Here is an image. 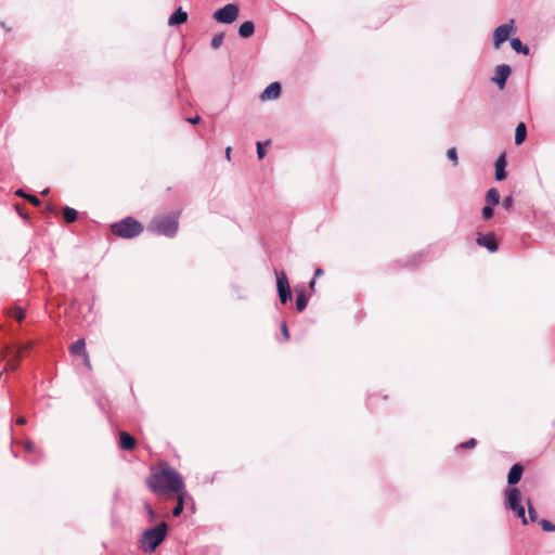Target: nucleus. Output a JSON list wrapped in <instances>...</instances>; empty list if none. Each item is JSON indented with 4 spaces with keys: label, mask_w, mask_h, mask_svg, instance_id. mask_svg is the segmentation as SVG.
Returning <instances> with one entry per match:
<instances>
[{
    "label": "nucleus",
    "mask_w": 555,
    "mask_h": 555,
    "mask_svg": "<svg viewBox=\"0 0 555 555\" xmlns=\"http://www.w3.org/2000/svg\"><path fill=\"white\" fill-rule=\"evenodd\" d=\"M309 286L313 289L314 286H315V279H313L310 283H309Z\"/></svg>",
    "instance_id": "nucleus-42"
},
{
    "label": "nucleus",
    "mask_w": 555,
    "mask_h": 555,
    "mask_svg": "<svg viewBox=\"0 0 555 555\" xmlns=\"http://www.w3.org/2000/svg\"><path fill=\"white\" fill-rule=\"evenodd\" d=\"M42 194L47 195L48 194V190L42 191Z\"/></svg>",
    "instance_id": "nucleus-43"
},
{
    "label": "nucleus",
    "mask_w": 555,
    "mask_h": 555,
    "mask_svg": "<svg viewBox=\"0 0 555 555\" xmlns=\"http://www.w3.org/2000/svg\"><path fill=\"white\" fill-rule=\"evenodd\" d=\"M282 333H283V335H284V337H285L286 339H288V338H289L288 328H287V326H286V324H285V323H284V324H282Z\"/></svg>",
    "instance_id": "nucleus-34"
},
{
    "label": "nucleus",
    "mask_w": 555,
    "mask_h": 555,
    "mask_svg": "<svg viewBox=\"0 0 555 555\" xmlns=\"http://www.w3.org/2000/svg\"><path fill=\"white\" fill-rule=\"evenodd\" d=\"M521 493L517 488H511L506 492V502L508 508L514 511L518 518L521 519L524 525L528 524V519L526 518L525 508L521 505Z\"/></svg>",
    "instance_id": "nucleus-5"
},
{
    "label": "nucleus",
    "mask_w": 555,
    "mask_h": 555,
    "mask_svg": "<svg viewBox=\"0 0 555 555\" xmlns=\"http://www.w3.org/2000/svg\"><path fill=\"white\" fill-rule=\"evenodd\" d=\"M231 152H232L231 146H228L225 149V157H227L228 160H230V158H231Z\"/></svg>",
    "instance_id": "nucleus-36"
},
{
    "label": "nucleus",
    "mask_w": 555,
    "mask_h": 555,
    "mask_svg": "<svg viewBox=\"0 0 555 555\" xmlns=\"http://www.w3.org/2000/svg\"><path fill=\"white\" fill-rule=\"evenodd\" d=\"M83 358H85V364L87 366H90V359H89V356L87 353H83Z\"/></svg>",
    "instance_id": "nucleus-38"
},
{
    "label": "nucleus",
    "mask_w": 555,
    "mask_h": 555,
    "mask_svg": "<svg viewBox=\"0 0 555 555\" xmlns=\"http://www.w3.org/2000/svg\"><path fill=\"white\" fill-rule=\"evenodd\" d=\"M515 31L514 21L511 20L508 23L498 27L493 35V46L499 49L500 46L505 42L508 37Z\"/></svg>",
    "instance_id": "nucleus-8"
},
{
    "label": "nucleus",
    "mask_w": 555,
    "mask_h": 555,
    "mask_svg": "<svg viewBox=\"0 0 555 555\" xmlns=\"http://www.w3.org/2000/svg\"><path fill=\"white\" fill-rule=\"evenodd\" d=\"M142 224L132 218H126L112 225V231L125 238L137 236L142 231Z\"/></svg>",
    "instance_id": "nucleus-3"
},
{
    "label": "nucleus",
    "mask_w": 555,
    "mask_h": 555,
    "mask_svg": "<svg viewBox=\"0 0 555 555\" xmlns=\"http://www.w3.org/2000/svg\"><path fill=\"white\" fill-rule=\"evenodd\" d=\"M475 446H476V440L474 438L462 444L463 448H473Z\"/></svg>",
    "instance_id": "nucleus-33"
},
{
    "label": "nucleus",
    "mask_w": 555,
    "mask_h": 555,
    "mask_svg": "<svg viewBox=\"0 0 555 555\" xmlns=\"http://www.w3.org/2000/svg\"><path fill=\"white\" fill-rule=\"evenodd\" d=\"M308 304V297L306 296L305 289L297 292L296 307L298 311H302Z\"/></svg>",
    "instance_id": "nucleus-18"
},
{
    "label": "nucleus",
    "mask_w": 555,
    "mask_h": 555,
    "mask_svg": "<svg viewBox=\"0 0 555 555\" xmlns=\"http://www.w3.org/2000/svg\"><path fill=\"white\" fill-rule=\"evenodd\" d=\"M16 195L25 197V198L27 196L22 190L16 191Z\"/></svg>",
    "instance_id": "nucleus-41"
},
{
    "label": "nucleus",
    "mask_w": 555,
    "mask_h": 555,
    "mask_svg": "<svg viewBox=\"0 0 555 555\" xmlns=\"http://www.w3.org/2000/svg\"><path fill=\"white\" fill-rule=\"evenodd\" d=\"M16 423L20 424V425H24L26 423V420H25V417H18L16 420Z\"/></svg>",
    "instance_id": "nucleus-40"
},
{
    "label": "nucleus",
    "mask_w": 555,
    "mask_h": 555,
    "mask_svg": "<svg viewBox=\"0 0 555 555\" xmlns=\"http://www.w3.org/2000/svg\"><path fill=\"white\" fill-rule=\"evenodd\" d=\"M528 514H529V518L531 521H535L537 520V514L531 505L530 502H528Z\"/></svg>",
    "instance_id": "nucleus-27"
},
{
    "label": "nucleus",
    "mask_w": 555,
    "mask_h": 555,
    "mask_svg": "<svg viewBox=\"0 0 555 555\" xmlns=\"http://www.w3.org/2000/svg\"><path fill=\"white\" fill-rule=\"evenodd\" d=\"M86 348V344L83 339H78L70 346V352L74 354H83Z\"/></svg>",
    "instance_id": "nucleus-20"
},
{
    "label": "nucleus",
    "mask_w": 555,
    "mask_h": 555,
    "mask_svg": "<svg viewBox=\"0 0 555 555\" xmlns=\"http://www.w3.org/2000/svg\"><path fill=\"white\" fill-rule=\"evenodd\" d=\"M477 243L480 246L486 247L488 250H490L492 253L498 249V244H496L495 238H494V236L492 234L480 235L477 238Z\"/></svg>",
    "instance_id": "nucleus-11"
},
{
    "label": "nucleus",
    "mask_w": 555,
    "mask_h": 555,
    "mask_svg": "<svg viewBox=\"0 0 555 555\" xmlns=\"http://www.w3.org/2000/svg\"><path fill=\"white\" fill-rule=\"evenodd\" d=\"M511 46H512L513 50H515L516 52L524 53V54H527L529 52L528 48L525 47L522 44V42L520 41V39H518V38H512Z\"/></svg>",
    "instance_id": "nucleus-21"
},
{
    "label": "nucleus",
    "mask_w": 555,
    "mask_h": 555,
    "mask_svg": "<svg viewBox=\"0 0 555 555\" xmlns=\"http://www.w3.org/2000/svg\"><path fill=\"white\" fill-rule=\"evenodd\" d=\"M26 198L36 206L40 204V201L36 196L27 195Z\"/></svg>",
    "instance_id": "nucleus-32"
},
{
    "label": "nucleus",
    "mask_w": 555,
    "mask_h": 555,
    "mask_svg": "<svg viewBox=\"0 0 555 555\" xmlns=\"http://www.w3.org/2000/svg\"><path fill=\"white\" fill-rule=\"evenodd\" d=\"M168 527L166 522H160L156 527L146 529L141 537L140 546L144 552L152 553L162 544L167 535Z\"/></svg>",
    "instance_id": "nucleus-2"
},
{
    "label": "nucleus",
    "mask_w": 555,
    "mask_h": 555,
    "mask_svg": "<svg viewBox=\"0 0 555 555\" xmlns=\"http://www.w3.org/2000/svg\"><path fill=\"white\" fill-rule=\"evenodd\" d=\"M151 229L166 236H173L178 230V217L176 215L157 218L152 222Z\"/></svg>",
    "instance_id": "nucleus-4"
},
{
    "label": "nucleus",
    "mask_w": 555,
    "mask_h": 555,
    "mask_svg": "<svg viewBox=\"0 0 555 555\" xmlns=\"http://www.w3.org/2000/svg\"><path fill=\"white\" fill-rule=\"evenodd\" d=\"M119 438H120V448L121 449L132 450L134 448V446H135L134 439L126 431H121L119 434Z\"/></svg>",
    "instance_id": "nucleus-15"
},
{
    "label": "nucleus",
    "mask_w": 555,
    "mask_h": 555,
    "mask_svg": "<svg viewBox=\"0 0 555 555\" xmlns=\"http://www.w3.org/2000/svg\"><path fill=\"white\" fill-rule=\"evenodd\" d=\"M223 35L222 34H218V35H215L211 39V48L212 49H218L221 47V44L223 43Z\"/></svg>",
    "instance_id": "nucleus-24"
},
{
    "label": "nucleus",
    "mask_w": 555,
    "mask_h": 555,
    "mask_svg": "<svg viewBox=\"0 0 555 555\" xmlns=\"http://www.w3.org/2000/svg\"><path fill=\"white\" fill-rule=\"evenodd\" d=\"M513 202H514V201H513V197H512V196H507V197H505V198L503 199V207H504L505 209H509V208L512 207V205H513Z\"/></svg>",
    "instance_id": "nucleus-29"
},
{
    "label": "nucleus",
    "mask_w": 555,
    "mask_h": 555,
    "mask_svg": "<svg viewBox=\"0 0 555 555\" xmlns=\"http://www.w3.org/2000/svg\"><path fill=\"white\" fill-rule=\"evenodd\" d=\"M322 274H323L322 269H317L314 272V279L321 276Z\"/></svg>",
    "instance_id": "nucleus-39"
},
{
    "label": "nucleus",
    "mask_w": 555,
    "mask_h": 555,
    "mask_svg": "<svg viewBox=\"0 0 555 555\" xmlns=\"http://www.w3.org/2000/svg\"><path fill=\"white\" fill-rule=\"evenodd\" d=\"M526 134H527V131H526L525 124H522V122L518 124L516 127V130H515V143L521 144L526 139Z\"/></svg>",
    "instance_id": "nucleus-17"
},
{
    "label": "nucleus",
    "mask_w": 555,
    "mask_h": 555,
    "mask_svg": "<svg viewBox=\"0 0 555 555\" xmlns=\"http://www.w3.org/2000/svg\"><path fill=\"white\" fill-rule=\"evenodd\" d=\"M10 365H11V369H15V365H16V364H15V363H12V364H10Z\"/></svg>",
    "instance_id": "nucleus-44"
},
{
    "label": "nucleus",
    "mask_w": 555,
    "mask_h": 555,
    "mask_svg": "<svg viewBox=\"0 0 555 555\" xmlns=\"http://www.w3.org/2000/svg\"><path fill=\"white\" fill-rule=\"evenodd\" d=\"M488 205L495 206L500 202V194L495 189H490L486 197Z\"/></svg>",
    "instance_id": "nucleus-19"
},
{
    "label": "nucleus",
    "mask_w": 555,
    "mask_h": 555,
    "mask_svg": "<svg viewBox=\"0 0 555 555\" xmlns=\"http://www.w3.org/2000/svg\"><path fill=\"white\" fill-rule=\"evenodd\" d=\"M188 20V13L182 10V8H179L168 20L169 26H176L181 25L185 23Z\"/></svg>",
    "instance_id": "nucleus-12"
},
{
    "label": "nucleus",
    "mask_w": 555,
    "mask_h": 555,
    "mask_svg": "<svg viewBox=\"0 0 555 555\" xmlns=\"http://www.w3.org/2000/svg\"><path fill=\"white\" fill-rule=\"evenodd\" d=\"M178 493H179L178 502H177L176 507L172 511L173 516H179L182 513V511H183V500H184L185 493L183 492V490L181 492H178Z\"/></svg>",
    "instance_id": "nucleus-22"
},
{
    "label": "nucleus",
    "mask_w": 555,
    "mask_h": 555,
    "mask_svg": "<svg viewBox=\"0 0 555 555\" xmlns=\"http://www.w3.org/2000/svg\"><path fill=\"white\" fill-rule=\"evenodd\" d=\"M238 14V5L234 3H228L215 11L212 17L220 24H232L237 20Z\"/></svg>",
    "instance_id": "nucleus-6"
},
{
    "label": "nucleus",
    "mask_w": 555,
    "mask_h": 555,
    "mask_svg": "<svg viewBox=\"0 0 555 555\" xmlns=\"http://www.w3.org/2000/svg\"><path fill=\"white\" fill-rule=\"evenodd\" d=\"M493 212H494V211H493V206H491V205H487V206H485V207H483V209H482V217H483L485 219H490V218L493 216Z\"/></svg>",
    "instance_id": "nucleus-26"
},
{
    "label": "nucleus",
    "mask_w": 555,
    "mask_h": 555,
    "mask_svg": "<svg viewBox=\"0 0 555 555\" xmlns=\"http://www.w3.org/2000/svg\"><path fill=\"white\" fill-rule=\"evenodd\" d=\"M147 486L155 493L167 491L181 492L184 489L181 475L165 463L159 465L158 470L152 472L147 479Z\"/></svg>",
    "instance_id": "nucleus-1"
},
{
    "label": "nucleus",
    "mask_w": 555,
    "mask_h": 555,
    "mask_svg": "<svg viewBox=\"0 0 555 555\" xmlns=\"http://www.w3.org/2000/svg\"><path fill=\"white\" fill-rule=\"evenodd\" d=\"M257 155L260 159L266 155V151L260 142H257Z\"/></svg>",
    "instance_id": "nucleus-28"
},
{
    "label": "nucleus",
    "mask_w": 555,
    "mask_h": 555,
    "mask_svg": "<svg viewBox=\"0 0 555 555\" xmlns=\"http://www.w3.org/2000/svg\"><path fill=\"white\" fill-rule=\"evenodd\" d=\"M276 287L282 304H285L291 298V286L286 273L284 271H276Z\"/></svg>",
    "instance_id": "nucleus-7"
},
{
    "label": "nucleus",
    "mask_w": 555,
    "mask_h": 555,
    "mask_svg": "<svg viewBox=\"0 0 555 555\" xmlns=\"http://www.w3.org/2000/svg\"><path fill=\"white\" fill-rule=\"evenodd\" d=\"M448 158L453 162L454 165L457 164V153L455 147H451L447 152Z\"/></svg>",
    "instance_id": "nucleus-25"
},
{
    "label": "nucleus",
    "mask_w": 555,
    "mask_h": 555,
    "mask_svg": "<svg viewBox=\"0 0 555 555\" xmlns=\"http://www.w3.org/2000/svg\"><path fill=\"white\" fill-rule=\"evenodd\" d=\"M145 508H146V512H147L150 518L153 520L155 518V514H154L152 507L150 505H146Z\"/></svg>",
    "instance_id": "nucleus-35"
},
{
    "label": "nucleus",
    "mask_w": 555,
    "mask_h": 555,
    "mask_svg": "<svg viewBox=\"0 0 555 555\" xmlns=\"http://www.w3.org/2000/svg\"><path fill=\"white\" fill-rule=\"evenodd\" d=\"M521 475H522V467L518 464L514 465L508 473L507 482L509 485L517 483L520 480Z\"/></svg>",
    "instance_id": "nucleus-14"
},
{
    "label": "nucleus",
    "mask_w": 555,
    "mask_h": 555,
    "mask_svg": "<svg viewBox=\"0 0 555 555\" xmlns=\"http://www.w3.org/2000/svg\"><path fill=\"white\" fill-rule=\"evenodd\" d=\"M541 526L545 531H553L555 528L546 520L541 521Z\"/></svg>",
    "instance_id": "nucleus-31"
},
{
    "label": "nucleus",
    "mask_w": 555,
    "mask_h": 555,
    "mask_svg": "<svg viewBox=\"0 0 555 555\" xmlns=\"http://www.w3.org/2000/svg\"><path fill=\"white\" fill-rule=\"evenodd\" d=\"M505 166V156L501 155L495 162V179L498 181H502L506 178Z\"/></svg>",
    "instance_id": "nucleus-13"
},
{
    "label": "nucleus",
    "mask_w": 555,
    "mask_h": 555,
    "mask_svg": "<svg viewBox=\"0 0 555 555\" xmlns=\"http://www.w3.org/2000/svg\"><path fill=\"white\" fill-rule=\"evenodd\" d=\"M281 94V85L271 82L260 94L261 101L276 100Z\"/></svg>",
    "instance_id": "nucleus-10"
},
{
    "label": "nucleus",
    "mask_w": 555,
    "mask_h": 555,
    "mask_svg": "<svg viewBox=\"0 0 555 555\" xmlns=\"http://www.w3.org/2000/svg\"><path fill=\"white\" fill-rule=\"evenodd\" d=\"M13 317H14L16 320H18V321H22V320L24 319V317H25V312H24L22 309H20V308H18V309H16V310L14 311Z\"/></svg>",
    "instance_id": "nucleus-30"
},
{
    "label": "nucleus",
    "mask_w": 555,
    "mask_h": 555,
    "mask_svg": "<svg viewBox=\"0 0 555 555\" xmlns=\"http://www.w3.org/2000/svg\"><path fill=\"white\" fill-rule=\"evenodd\" d=\"M199 120H201L199 116H195V117L189 119V121L192 124H197V122H199Z\"/></svg>",
    "instance_id": "nucleus-37"
},
{
    "label": "nucleus",
    "mask_w": 555,
    "mask_h": 555,
    "mask_svg": "<svg viewBox=\"0 0 555 555\" xmlns=\"http://www.w3.org/2000/svg\"><path fill=\"white\" fill-rule=\"evenodd\" d=\"M63 216L66 222H73L77 219V211L73 208L66 207L63 211Z\"/></svg>",
    "instance_id": "nucleus-23"
},
{
    "label": "nucleus",
    "mask_w": 555,
    "mask_h": 555,
    "mask_svg": "<svg viewBox=\"0 0 555 555\" xmlns=\"http://www.w3.org/2000/svg\"><path fill=\"white\" fill-rule=\"evenodd\" d=\"M254 31H255V25L250 21L242 23L241 26L238 27V35L242 38L250 37L254 34Z\"/></svg>",
    "instance_id": "nucleus-16"
},
{
    "label": "nucleus",
    "mask_w": 555,
    "mask_h": 555,
    "mask_svg": "<svg viewBox=\"0 0 555 555\" xmlns=\"http://www.w3.org/2000/svg\"><path fill=\"white\" fill-rule=\"evenodd\" d=\"M509 75L511 68L508 65H499L495 68V75L493 76L492 81L496 83L500 89H503Z\"/></svg>",
    "instance_id": "nucleus-9"
}]
</instances>
